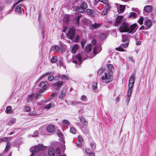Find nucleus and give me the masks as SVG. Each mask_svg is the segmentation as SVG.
I'll return each mask as SVG.
<instances>
[{"mask_svg":"<svg viewBox=\"0 0 156 156\" xmlns=\"http://www.w3.org/2000/svg\"><path fill=\"white\" fill-rule=\"evenodd\" d=\"M140 37V34H137L135 37V39L136 40H138Z\"/></svg>","mask_w":156,"mask_h":156,"instance_id":"nucleus-56","label":"nucleus"},{"mask_svg":"<svg viewBox=\"0 0 156 156\" xmlns=\"http://www.w3.org/2000/svg\"><path fill=\"white\" fill-rule=\"evenodd\" d=\"M54 77L53 76L50 75L48 77V80L50 81H52L53 80Z\"/></svg>","mask_w":156,"mask_h":156,"instance_id":"nucleus-62","label":"nucleus"},{"mask_svg":"<svg viewBox=\"0 0 156 156\" xmlns=\"http://www.w3.org/2000/svg\"><path fill=\"white\" fill-rule=\"evenodd\" d=\"M123 19V16H118L116 19V23L117 24H119L120 23L122 20Z\"/></svg>","mask_w":156,"mask_h":156,"instance_id":"nucleus-25","label":"nucleus"},{"mask_svg":"<svg viewBox=\"0 0 156 156\" xmlns=\"http://www.w3.org/2000/svg\"><path fill=\"white\" fill-rule=\"evenodd\" d=\"M80 39V37L79 36H76L74 40V41L76 42H78Z\"/></svg>","mask_w":156,"mask_h":156,"instance_id":"nucleus-61","label":"nucleus"},{"mask_svg":"<svg viewBox=\"0 0 156 156\" xmlns=\"http://www.w3.org/2000/svg\"><path fill=\"white\" fill-rule=\"evenodd\" d=\"M34 97V94L32 93L31 95L29 96L28 98L27 99V101L28 102H30L32 101Z\"/></svg>","mask_w":156,"mask_h":156,"instance_id":"nucleus-34","label":"nucleus"},{"mask_svg":"<svg viewBox=\"0 0 156 156\" xmlns=\"http://www.w3.org/2000/svg\"><path fill=\"white\" fill-rule=\"evenodd\" d=\"M81 122L83 125L87 126L88 124V122L87 120L83 117H81L80 119Z\"/></svg>","mask_w":156,"mask_h":156,"instance_id":"nucleus-24","label":"nucleus"},{"mask_svg":"<svg viewBox=\"0 0 156 156\" xmlns=\"http://www.w3.org/2000/svg\"><path fill=\"white\" fill-rule=\"evenodd\" d=\"M62 123L66 125H69V122L67 120H63L62 121Z\"/></svg>","mask_w":156,"mask_h":156,"instance_id":"nucleus-47","label":"nucleus"},{"mask_svg":"<svg viewBox=\"0 0 156 156\" xmlns=\"http://www.w3.org/2000/svg\"><path fill=\"white\" fill-rule=\"evenodd\" d=\"M104 70L103 69L101 68L99 69L98 72V75H100L103 72Z\"/></svg>","mask_w":156,"mask_h":156,"instance_id":"nucleus-54","label":"nucleus"},{"mask_svg":"<svg viewBox=\"0 0 156 156\" xmlns=\"http://www.w3.org/2000/svg\"><path fill=\"white\" fill-rule=\"evenodd\" d=\"M129 36L128 35H122V41L123 42L126 41L128 42L129 41Z\"/></svg>","mask_w":156,"mask_h":156,"instance_id":"nucleus-22","label":"nucleus"},{"mask_svg":"<svg viewBox=\"0 0 156 156\" xmlns=\"http://www.w3.org/2000/svg\"><path fill=\"white\" fill-rule=\"evenodd\" d=\"M108 12V11L106 10V9H104L101 12V15H105Z\"/></svg>","mask_w":156,"mask_h":156,"instance_id":"nucleus-57","label":"nucleus"},{"mask_svg":"<svg viewBox=\"0 0 156 156\" xmlns=\"http://www.w3.org/2000/svg\"><path fill=\"white\" fill-rule=\"evenodd\" d=\"M52 98L51 96L50 97H49L47 99L45 100L44 101H42L41 103V104H46L48 102H50V100Z\"/></svg>","mask_w":156,"mask_h":156,"instance_id":"nucleus-28","label":"nucleus"},{"mask_svg":"<svg viewBox=\"0 0 156 156\" xmlns=\"http://www.w3.org/2000/svg\"><path fill=\"white\" fill-rule=\"evenodd\" d=\"M125 9V8L124 5H120L119 8L118 9L119 13L120 14L123 12Z\"/></svg>","mask_w":156,"mask_h":156,"instance_id":"nucleus-17","label":"nucleus"},{"mask_svg":"<svg viewBox=\"0 0 156 156\" xmlns=\"http://www.w3.org/2000/svg\"><path fill=\"white\" fill-rule=\"evenodd\" d=\"M22 6V5L20 4L17 6L15 9V11L18 14H20L21 13V7Z\"/></svg>","mask_w":156,"mask_h":156,"instance_id":"nucleus-16","label":"nucleus"},{"mask_svg":"<svg viewBox=\"0 0 156 156\" xmlns=\"http://www.w3.org/2000/svg\"><path fill=\"white\" fill-rule=\"evenodd\" d=\"M48 83L46 81H44L41 82L39 85V86L41 87H43L46 86L47 85Z\"/></svg>","mask_w":156,"mask_h":156,"instance_id":"nucleus-31","label":"nucleus"},{"mask_svg":"<svg viewBox=\"0 0 156 156\" xmlns=\"http://www.w3.org/2000/svg\"><path fill=\"white\" fill-rule=\"evenodd\" d=\"M101 48L100 45H95L93 48V52L95 55L99 53L101 51Z\"/></svg>","mask_w":156,"mask_h":156,"instance_id":"nucleus-7","label":"nucleus"},{"mask_svg":"<svg viewBox=\"0 0 156 156\" xmlns=\"http://www.w3.org/2000/svg\"><path fill=\"white\" fill-rule=\"evenodd\" d=\"M54 106L55 105L54 103L52 102H50L47 105L44 106L43 107V109H49L52 107H54Z\"/></svg>","mask_w":156,"mask_h":156,"instance_id":"nucleus-15","label":"nucleus"},{"mask_svg":"<svg viewBox=\"0 0 156 156\" xmlns=\"http://www.w3.org/2000/svg\"><path fill=\"white\" fill-rule=\"evenodd\" d=\"M10 145V144L9 143H8L7 144L6 147L5 149V151H7L9 149V147Z\"/></svg>","mask_w":156,"mask_h":156,"instance_id":"nucleus-60","label":"nucleus"},{"mask_svg":"<svg viewBox=\"0 0 156 156\" xmlns=\"http://www.w3.org/2000/svg\"><path fill=\"white\" fill-rule=\"evenodd\" d=\"M29 115L30 116H35L38 115V114L35 112H32L29 114Z\"/></svg>","mask_w":156,"mask_h":156,"instance_id":"nucleus-50","label":"nucleus"},{"mask_svg":"<svg viewBox=\"0 0 156 156\" xmlns=\"http://www.w3.org/2000/svg\"><path fill=\"white\" fill-rule=\"evenodd\" d=\"M111 8V7L110 5L108 3H106L105 9H106V10L108 11Z\"/></svg>","mask_w":156,"mask_h":156,"instance_id":"nucleus-41","label":"nucleus"},{"mask_svg":"<svg viewBox=\"0 0 156 156\" xmlns=\"http://www.w3.org/2000/svg\"><path fill=\"white\" fill-rule=\"evenodd\" d=\"M70 131L71 133L75 134L76 133V130L75 128L72 127L70 128Z\"/></svg>","mask_w":156,"mask_h":156,"instance_id":"nucleus-35","label":"nucleus"},{"mask_svg":"<svg viewBox=\"0 0 156 156\" xmlns=\"http://www.w3.org/2000/svg\"><path fill=\"white\" fill-rule=\"evenodd\" d=\"M152 10V6L150 5H147L145 6L144 8V12H145L147 13H150Z\"/></svg>","mask_w":156,"mask_h":156,"instance_id":"nucleus-10","label":"nucleus"},{"mask_svg":"<svg viewBox=\"0 0 156 156\" xmlns=\"http://www.w3.org/2000/svg\"><path fill=\"white\" fill-rule=\"evenodd\" d=\"M101 79L105 81V82L106 83H109L113 80L112 74L106 71L104 73V74L103 75Z\"/></svg>","mask_w":156,"mask_h":156,"instance_id":"nucleus-3","label":"nucleus"},{"mask_svg":"<svg viewBox=\"0 0 156 156\" xmlns=\"http://www.w3.org/2000/svg\"><path fill=\"white\" fill-rule=\"evenodd\" d=\"M92 86L94 90H96L97 88V83L95 82H93L92 84Z\"/></svg>","mask_w":156,"mask_h":156,"instance_id":"nucleus-33","label":"nucleus"},{"mask_svg":"<svg viewBox=\"0 0 156 156\" xmlns=\"http://www.w3.org/2000/svg\"><path fill=\"white\" fill-rule=\"evenodd\" d=\"M57 133L60 137L62 138V137L63 134L60 131L58 130L57 131Z\"/></svg>","mask_w":156,"mask_h":156,"instance_id":"nucleus-53","label":"nucleus"},{"mask_svg":"<svg viewBox=\"0 0 156 156\" xmlns=\"http://www.w3.org/2000/svg\"><path fill=\"white\" fill-rule=\"evenodd\" d=\"M136 24L134 23L129 27L128 23L124 22L120 26L119 31L121 32H127L129 33L133 34L136 31Z\"/></svg>","mask_w":156,"mask_h":156,"instance_id":"nucleus-1","label":"nucleus"},{"mask_svg":"<svg viewBox=\"0 0 156 156\" xmlns=\"http://www.w3.org/2000/svg\"><path fill=\"white\" fill-rule=\"evenodd\" d=\"M11 137H3L0 139V143H1L2 141H7L8 140V139L11 140Z\"/></svg>","mask_w":156,"mask_h":156,"instance_id":"nucleus-37","label":"nucleus"},{"mask_svg":"<svg viewBox=\"0 0 156 156\" xmlns=\"http://www.w3.org/2000/svg\"><path fill=\"white\" fill-rule=\"evenodd\" d=\"M135 81V77L134 75H132L130 78L129 80L128 87H133Z\"/></svg>","mask_w":156,"mask_h":156,"instance_id":"nucleus-9","label":"nucleus"},{"mask_svg":"<svg viewBox=\"0 0 156 156\" xmlns=\"http://www.w3.org/2000/svg\"><path fill=\"white\" fill-rule=\"evenodd\" d=\"M59 45L61 49H62L63 51H64L66 50V46L64 44H63L62 42H61Z\"/></svg>","mask_w":156,"mask_h":156,"instance_id":"nucleus-38","label":"nucleus"},{"mask_svg":"<svg viewBox=\"0 0 156 156\" xmlns=\"http://www.w3.org/2000/svg\"><path fill=\"white\" fill-rule=\"evenodd\" d=\"M46 148V146L42 144H39L32 147L30 148V151L32 153L30 156H36L37 154L40 155H41L42 154H44Z\"/></svg>","mask_w":156,"mask_h":156,"instance_id":"nucleus-2","label":"nucleus"},{"mask_svg":"<svg viewBox=\"0 0 156 156\" xmlns=\"http://www.w3.org/2000/svg\"><path fill=\"white\" fill-rule=\"evenodd\" d=\"M47 130L48 133H52L55 132V128L54 125H50L47 126Z\"/></svg>","mask_w":156,"mask_h":156,"instance_id":"nucleus-8","label":"nucleus"},{"mask_svg":"<svg viewBox=\"0 0 156 156\" xmlns=\"http://www.w3.org/2000/svg\"><path fill=\"white\" fill-rule=\"evenodd\" d=\"M48 153L49 156H54L55 153L54 148L53 147L49 148L48 149Z\"/></svg>","mask_w":156,"mask_h":156,"instance_id":"nucleus-14","label":"nucleus"},{"mask_svg":"<svg viewBox=\"0 0 156 156\" xmlns=\"http://www.w3.org/2000/svg\"><path fill=\"white\" fill-rule=\"evenodd\" d=\"M25 0H17L15 2V4L12 6V9H14L15 6L19 3L24 1Z\"/></svg>","mask_w":156,"mask_h":156,"instance_id":"nucleus-32","label":"nucleus"},{"mask_svg":"<svg viewBox=\"0 0 156 156\" xmlns=\"http://www.w3.org/2000/svg\"><path fill=\"white\" fill-rule=\"evenodd\" d=\"M92 49V46L90 44L87 45L85 49V51L87 52H89Z\"/></svg>","mask_w":156,"mask_h":156,"instance_id":"nucleus-23","label":"nucleus"},{"mask_svg":"<svg viewBox=\"0 0 156 156\" xmlns=\"http://www.w3.org/2000/svg\"><path fill=\"white\" fill-rule=\"evenodd\" d=\"M56 153L57 154H61L60 149L58 147L56 148Z\"/></svg>","mask_w":156,"mask_h":156,"instance_id":"nucleus-52","label":"nucleus"},{"mask_svg":"<svg viewBox=\"0 0 156 156\" xmlns=\"http://www.w3.org/2000/svg\"><path fill=\"white\" fill-rule=\"evenodd\" d=\"M75 58L76 59H77V60L73 59L72 62L73 63H75L76 67L78 68L81 64L82 61L83 60L80 54L77 55L76 56Z\"/></svg>","mask_w":156,"mask_h":156,"instance_id":"nucleus-5","label":"nucleus"},{"mask_svg":"<svg viewBox=\"0 0 156 156\" xmlns=\"http://www.w3.org/2000/svg\"><path fill=\"white\" fill-rule=\"evenodd\" d=\"M143 17L142 16H140L139 19L137 21V22L139 23L140 25H142L143 24Z\"/></svg>","mask_w":156,"mask_h":156,"instance_id":"nucleus-36","label":"nucleus"},{"mask_svg":"<svg viewBox=\"0 0 156 156\" xmlns=\"http://www.w3.org/2000/svg\"><path fill=\"white\" fill-rule=\"evenodd\" d=\"M87 7V5L86 2L83 1L80 6H77L76 7L75 10L78 12L83 13Z\"/></svg>","mask_w":156,"mask_h":156,"instance_id":"nucleus-4","label":"nucleus"},{"mask_svg":"<svg viewBox=\"0 0 156 156\" xmlns=\"http://www.w3.org/2000/svg\"><path fill=\"white\" fill-rule=\"evenodd\" d=\"M108 69L107 70V72H109V73L113 74L114 70V67L111 64H107V65Z\"/></svg>","mask_w":156,"mask_h":156,"instance_id":"nucleus-11","label":"nucleus"},{"mask_svg":"<svg viewBox=\"0 0 156 156\" xmlns=\"http://www.w3.org/2000/svg\"><path fill=\"white\" fill-rule=\"evenodd\" d=\"M144 24L146 27L147 29L149 28L151 26V21L149 19H147L144 21Z\"/></svg>","mask_w":156,"mask_h":156,"instance_id":"nucleus-13","label":"nucleus"},{"mask_svg":"<svg viewBox=\"0 0 156 156\" xmlns=\"http://www.w3.org/2000/svg\"><path fill=\"white\" fill-rule=\"evenodd\" d=\"M78 140L80 142H81L83 141V140L81 136H79L78 138Z\"/></svg>","mask_w":156,"mask_h":156,"instance_id":"nucleus-63","label":"nucleus"},{"mask_svg":"<svg viewBox=\"0 0 156 156\" xmlns=\"http://www.w3.org/2000/svg\"><path fill=\"white\" fill-rule=\"evenodd\" d=\"M60 77L61 78V75L55 76L54 79L55 80H59Z\"/></svg>","mask_w":156,"mask_h":156,"instance_id":"nucleus-64","label":"nucleus"},{"mask_svg":"<svg viewBox=\"0 0 156 156\" xmlns=\"http://www.w3.org/2000/svg\"><path fill=\"white\" fill-rule=\"evenodd\" d=\"M16 120V119L15 118H11L7 123V125L9 126H12L15 122Z\"/></svg>","mask_w":156,"mask_h":156,"instance_id":"nucleus-21","label":"nucleus"},{"mask_svg":"<svg viewBox=\"0 0 156 156\" xmlns=\"http://www.w3.org/2000/svg\"><path fill=\"white\" fill-rule=\"evenodd\" d=\"M12 107L10 106H8L6 109V111L7 113H11Z\"/></svg>","mask_w":156,"mask_h":156,"instance_id":"nucleus-39","label":"nucleus"},{"mask_svg":"<svg viewBox=\"0 0 156 156\" xmlns=\"http://www.w3.org/2000/svg\"><path fill=\"white\" fill-rule=\"evenodd\" d=\"M75 33V29L73 28H71L69 30L67 34V36L69 38L71 39L74 37Z\"/></svg>","mask_w":156,"mask_h":156,"instance_id":"nucleus-6","label":"nucleus"},{"mask_svg":"<svg viewBox=\"0 0 156 156\" xmlns=\"http://www.w3.org/2000/svg\"><path fill=\"white\" fill-rule=\"evenodd\" d=\"M63 81H57L54 83H53L52 85L54 86H57V87L56 88V90H58L60 86H62L63 85Z\"/></svg>","mask_w":156,"mask_h":156,"instance_id":"nucleus-12","label":"nucleus"},{"mask_svg":"<svg viewBox=\"0 0 156 156\" xmlns=\"http://www.w3.org/2000/svg\"><path fill=\"white\" fill-rule=\"evenodd\" d=\"M66 95V93L63 91L62 90L61 91L60 95H59V98L60 99H63Z\"/></svg>","mask_w":156,"mask_h":156,"instance_id":"nucleus-26","label":"nucleus"},{"mask_svg":"<svg viewBox=\"0 0 156 156\" xmlns=\"http://www.w3.org/2000/svg\"><path fill=\"white\" fill-rule=\"evenodd\" d=\"M69 20V15L67 14L65 15L63 18V21L64 22H67Z\"/></svg>","mask_w":156,"mask_h":156,"instance_id":"nucleus-29","label":"nucleus"},{"mask_svg":"<svg viewBox=\"0 0 156 156\" xmlns=\"http://www.w3.org/2000/svg\"><path fill=\"white\" fill-rule=\"evenodd\" d=\"M57 61V58L56 56H53L51 59V61L52 63H55Z\"/></svg>","mask_w":156,"mask_h":156,"instance_id":"nucleus-43","label":"nucleus"},{"mask_svg":"<svg viewBox=\"0 0 156 156\" xmlns=\"http://www.w3.org/2000/svg\"><path fill=\"white\" fill-rule=\"evenodd\" d=\"M31 110L30 108L28 106H26L24 108V111L26 112H29Z\"/></svg>","mask_w":156,"mask_h":156,"instance_id":"nucleus-49","label":"nucleus"},{"mask_svg":"<svg viewBox=\"0 0 156 156\" xmlns=\"http://www.w3.org/2000/svg\"><path fill=\"white\" fill-rule=\"evenodd\" d=\"M129 88L127 91V93H130L131 94L132 92L133 87H131V86L128 87Z\"/></svg>","mask_w":156,"mask_h":156,"instance_id":"nucleus-48","label":"nucleus"},{"mask_svg":"<svg viewBox=\"0 0 156 156\" xmlns=\"http://www.w3.org/2000/svg\"><path fill=\"white\" fill-rule=\"evenodd\" d=\"M81 17V15H80L77 16V17L75 18V20L76 21V24L79 25L80 22V20Z\"/></svg>","mask_w":156,"mask_h":156,"instance_id":"nucleus-30","label":"nucleus"},{"mask_svg":"<svg viewBox=\"0 0 156 156\" xmlns=\"http://www.w3.org/2000/svg\"><path fill=\"white\" fill-rule=\"evenodd\" d=\"M61 79L62 80H68L70 78L68 75H61Z\"/></svg>","mask_w":156,"mask_h":156,"instance_id":"nucleus-20","label":"nucleus"},{"mask_svg":"<svg viewBox=\"0 0 156 156\" xmlns=\"http://www.w3.org/2000/svg\"><path fill=\"white\" fill-rule=\"evenodd\" d=\"M81 100L83 101H86L87 100V98L86 96L83 95L81 96Z\"/></svg>","mask_w":156,"mask_h":156,"instance_id":"nucleus-45","label":"nucleus"},{"mask_svg":"<svg viewBox=\"0 0 156 156\" xmlns=\"http://www.w3.org/2000/svg\"><path fill=\"white\" fill-rule=\"evenodd\" d=\"M101 25V24H97L95 23L94 24H91V26L94 29H97L99 28Z\"/></svg>","mask_w":156,"mask_h":156,"instance_id":"nucleus-27","label":"nucleus"},{"mask_svg":"<svg viewBox=\"0 0 156 156\" xmlns=\"http://www.w3.org/2000/svg\"><path fill=\"white\" fill-rule=\"evenodd\" d=\"M115 49L117 51H124V49L121 47H119L117 48H115Z\"/></svg>","mask_w":156,"mask_h":156,"instance_id":"nucleus-55","label":"nucleus"},{"mask_svg":"<svg viewBox=\"0 0 156 156\" xmlns=\"http://www.w3.org/2000/svg\"><path fill=\"white\" fill-rule=\"evenodd\" d=\"M136 14L134 12H131L130 13L129 16V17H132L133 18H134L136 17Z\"/></svg>","mask_w":156,"mask_h":156,"instance_id":"nucleus-42","label":"nucleus"},{"mask_svg":"<svg viewBox=\"0 0 156 156\" xmlns=\"http://www.w3.org/2000/svg\"><path fill=\"white\" fill-rule=\"evenodd\" d=\"M54 48L55 50L57 52H59V48L57 45H55Z\"/></svg>","mask_w":156,"mask_h":156,"instance_id":"nucleus-51","label":"nucleus"},{"mask_svg":"<svg viewBox=\"0 0 156 156\" xmlns=\"http://www.w3.org/2000/svg\"><path fill=\"white\" fill-rule=\"evenodd\" d=\"M79 48V46L78 44H75L73 47L72 49V52L73 54H75Z\"/></svg>","mask_w":156,"mask_h":156,"instance_id":"nucleus-19","label":"nucleus"},{"mask_svg":"<svg viewBox=\"0 0 156 156\" xmlns=\"http://www.w3.org/2000/svg\"><path fill=\"white\" fill-rule=\"evenodd\" d=\"M80 101H73L71 102V105L73 106H75L78 104H80Z\"/></svg>","mask_w":156,"mask_h":156,"instance_id":"nucleus-44","label":"nucleus"},{"mask_svg":"<svg viewBox=\"0 0 156 156\" xmlns=\"http://www.w3.org/2000/svg\"><path fill=\"white\" fill-rule=\"evenodd\" d=\"M128 44L129 43H128V42H127L126 43L122 44V47L124 48H126L128 47Z\"/></svg>","mask_w":156,"mask_h":156,"instance_id":"nucleus-58","label":"nucleus"},{"mask_svg":"<svg viewBox=\"0 0 156 156\" xmlns=\"http://www.w3.org/2000/svg\"><path fill=\"white\" fill-rule=\"evenodd\" d=\"M87 14L91 16H94V11L90 9H87L86 10Z\"/></svg>","mask_w":156,"mask_h":156,"instance_id":"nucleus-18","label":"nucleus"},{"mask_svg":"<svg viewBox=\"0 0 156 156\" xmlns=\"http://www.w3.org/2000/svg\"><path fill=\"white\" fill-rule=\"evenodd\" d=\"M40 132L42 135H44L45 133L44 131L45 129L43 127H41L39 129Z\"/></svg>","mask_w":156,"mask_h":156,"instance_id":"nucleus-40","label":"nucleus"},{"mask_svg":"<svg viewBox=\"0 0 156 156\" xmlns=\"http://www.w3.org/2000/svg\"><path fill=\"white\" fill-rule=\"evenodd\" d=\"M50 73H45L43 75L41 76L39 79V80H41L44 78L46 76L49 75L50 74Z\"/></svg>","mask_w":156,"mask_h":156,"instance_id":"nucleus-46","label":"nucleus"},{"mask_svg":"<svg viewBox=\"0 0 156 156\" xmlns=\"http://www.w3.org/2000/svg\"><path fill=\"white\" fill-rule=\"evenodd\" d=\"M90 146L92 149H94L96 147V145L95 143H91Z\"/></svg>","mask_w":156,"mask_h":156,"instance_id":"nucleus-59","label":"nucleus"}]
</instances>
